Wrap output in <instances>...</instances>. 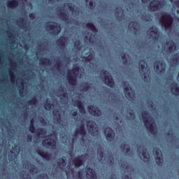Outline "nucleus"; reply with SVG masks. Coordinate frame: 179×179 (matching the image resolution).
<instances>
[{"label": "nucleus", "mask_w": 179, "mask_h": 179, "mask_svg": "<svg viewBox=\"0 0 179 179\" xmlns=\"http://www.w3.org/2000/svg\"><path fill=\"white\" fill-rule=\"evenodd\" d=\"M17 85L19 87V93L20 97H24L26 94H27V92H26V90L24 89V81L22 79H18L17 80Z\"/></svg>", "instance_id": "nucleus-21"}, {"label": "nucleus", "mask_w": 179, "mask_h": 179, "mask_svg": "<svg viewBox=\"0 0 179 179\" xmlns=\"http://www.w3.org/2000/svg\"><path fill=\"white\" fill-rule=\"evenodd\" d=\"M171 92L175 96H179V87L177 83L173 82L171 85Z\"/></svg>", "instance_id": "nucleus-30"}, {"label": "nucleus", "mask_w": 179, "mask_h": 179, "mask_svg": "<svg viewBox=\"0 0 179 179\" xmlns=\"http://www.w3.org/2000/svg\"><path fill=\"white\" fill-rule=\"evenodd\" d=\"M21 4L22 6H24V3H23V0H13L7 1L8 8H10V9H14V8H17L19 5Z\"/></svg>", "instance_id": "nucleus-23"}, {"label": "nucleus", "mask_w": 179, "mask_h": 179, "mask_svg": "<svg viewBox=\"0 0 179 179\" xmlns=\"http://www.w3.org/2000/svg\"><path fill=\"white\" fill-rule=\"evenodd\" d=\"M138 152L139 153V156L143 162H148L149 160H150V155H149V152L146 150V148L143 145H141L138 148Z\"/></svg>", "instance_id": "nucleus-18"}, {"label": "nucleus", "mask_w": 179, "mask_h": 179, "mask_svg": "<svg viewBox=\"0 0 179 179\" xmlns=\"http://www.w3.org/2000/svg\"><path fill=\"white\" fill-rule=\"evenodd\" d=\"M94 40H96V36L92 34H88L85 36V43H87V44L89 43V45H94L96 43Z\"/></svg>", "instance_id": "nucleus-26"}, {"label": "nucleus", "mask_w": 179, "mask_h": 179, "mask_svg": "<svg viewBox=\"0 0 179 179\" xmlns=\"http://www.w3.org/2000/svg\"><path fill=\"white\" fill-rule=\"evenodd\" d=\"M44 108L45 110H53V118L55 125L53 129L58 128H65L67 125L66 122L61 120V106L58 102H51L50 99H47L45 102Z\"/></svg>", "instance_id": "nucleus-2"}, {"label": "nucleus", "mask_w": 179, "mask_h": 179, "mask_svg": "<svg viewBox=\"0 0 179 179\" xmlns=\"http://www.w3.org/2000/svg\"><path fill=\"white\" fill-rule=\"evenodd\" d=\"M73 43H75L74 48L77 52L82 50V43H80V41H76V39L73 38Z\"/></svg>", "instance_id": "nucleus-32"}, {"label": "nucleus", "mask_w": 179, "mask_h": 179, "mask_svg": "<svg viewBox=\"0 0 179 179\" xmlns=\"http://www.w3.org/2000/svg\"><path fill=\"white\" fill-rule=\"evenodd\" d=\"M17 24L20 29H22L25 31H27V29H28L27 20L22 17H20L17 20Z\"/></svg>", "instance_id": "nucleus-24"}, {"label": "nucleus", "mask_w": 179, "mask_h": 179, "mask_svg": "<svg viewBox=\"0 0 179 179\" xmlns=\"http://www.w3.org/2000/svg\"><path fill=\"white\" fill-rule=\"evenodd\" d=\"M7 34H8V36L10 38V44H15L16 38L15 37V35L9 31H7Z\"/></svg>", "instance_id": "nucleus-36"}, {"label": "nucleus", "mask_w": 179, "mask_h": 179, "mask_svg": "<svg viewBox=\"0 0 179 179\" xmlns=\"http://www.w3.org/2000/svg\"><path fill=\"white\" fill-rule=\"evenodd\" d=\"M20 152V147H19V145H15L14 148H13L12 150H10L8 153V159L10 162L15 160V159H16V156L19 155Z\"/></svg>", "instance_id": "nucleus-20"}, {"label": "nucleus", "mask_w": 179, "mask_h": 179, "mask_svg": "<svg viewBox=\"0 0 179 179\" xmlns=\"http://www.w3.org/2000/svg\"><path fill=\"white\" fill-rule=\"evenodd\" d=\"M176 12H177V14L178 15L179 14V10H176Z\"/></svg>", "instance_id": "nucleus-58"}, {"label": "nucleus", "mask_w": 179, "mask_h": 179, "mask_svg": "<svg viewBox=\"0 0 179 179\" xmlns=\"http://www.w3.org/2000/svg\"><path fill=\"white\" fill-rule=\"evenodd\" d=\"M45 29L53 36H57L61 32V26L57 23L48 22L45 25Z\"/></svg>", "instance_id": "nucleus-10"}, {"label": "nucleus", "mask_w": 179, "mask_h": 179, "mask_svg": "<svg viewBox=\"0 0 179 179\" xmlns=\"http://www.w3.org/2000/svg\"><path fill=\"white\" fill-rule=\"evenodd\" d=\"M122 59L124 64H128L131 61V57L128 54H124L122 55Z\"/></svg>", "instance_id": "nucleus-39"}, {"label": "nucleus", "mask_w": 179, "mask_h": 179, "mask_svg": "<svg viewBox=\"0 0 179 179\" xmlns=\"http://www.w3.org/2000/svg\"><path fill=\"white\" fill-rule=\"evenodd\" d=\"M54 138H48L43 141V145L48 149H55L57 148V134H53Z\"/></svg>", "instance_id": "nucleus-16"}, {"label": "nucleus", "mask_w": 179, "mask_h": 179, "mask_svg": "<svg viewBox=\"0 0 179 179\" xmlns=\"http://www.w3.org/2000/svg\"><path fill=\"white\" fill-rule=\"evenodd\" d=\"M169 1H170V2H171V3H173V0H169Z\"/></svg>", "instance_id": "nucleus-59"}, {"label": "nucleus", "mask_w": 179, "mask_h": 179, "mask_svg": "<svg viewBox=\"0 0 179 179\" xmlns=\"http://www.w3.org/2000/svg\"><path fill=\"white\" fill-rule=\"evenodd\" d=\"M126 119L129 120V121L135 120V113H134V111L128 113L127 115L126 116Z\"/></svg>", "instance_id": "nucleus-41"}, {"label": "nucleus", "mask_w": 179, "mask_h": 179, "mask_svg": "<svg viewBox=\"0 0 179 179\" xmlns=\"http://www.w3.org/2000/svg\"><path fill=\"white\" fill-rule=\"evenodd\" d=\"M122 179H132V178H131V173L127 174V176H125Z\"/></svg>", "instance_id": "nucleus-52"}, {"label": "nucleus", "mask_w": 179, "mask_h": 179, "mask_svg": "<svg viewBox=\"0 0 179 179\" xmlns=\"http://www.w3.org/2000/svg\"><path fill=\"white\" fill-rule=\"evenodd\" d=\"M37 134L38 136H41V138H45L47 136V130L45 129H38L37 130Z\"/></svg>", "instance_id": "nucleus-33"}, {"label": "nucleus", "mask_w": 179, "mask_h": 179, "mask_svg": "<svg viewBox=\"0 0 179 179\" xmlns=\"http://www.w3.org/2000/svg\"><path fill=\"white\" fill-rule=\"evenodd\" d=\"M86 4L87 6L90 8V9H93L94 6H95L94 0H85Z\"/></svg>", "instance_id": "nucleus-43"}, {"label": "nucleus", "mask_w": 179, "mask_h": 179, "mask_svg": "<svg viewBox=\"0 0 179 179\" xmlns=\"http://www.w3.org/2000/svg\"><path fill=\"white\" fill-rule=\"evenodd\" d=\"M28 106H36L37 104V99L34 98L27 102Z\"/></svg>", "instance_id": "nucleus-45"}, {"label": "nucleus", "mask_w": 179, "mask_h": 179, "mask_svg": "<svg viewBox=\"0 0 179 179\" xmlns=\"http://www.w3.org/2000/svg\"><path fill=\"white\" fill-rule=\"evenodd\" d=\"M39 64L42 66H51V61L48 58H41L39 59Z\"/></svg>", "instance_id": "nucleus-29"}, {"label": "nucleus", "mask_w": 179, "mask_h": 179, "mask_svg": "<svg viewBox=\"0 0 179 179\" xmlns=\"http://www.w3.org/2000/svg\"><path fill=\"white\" fill-rule=\"evenodd\" d=\"M97 159L102 164H110V166L114 164V157L111 152H108L107 155H104V150L101 147L98 150Z\"/></svg>", "instance_id": "nucleus-7"}, {"label": "nucleus", "mask_w": 179, "mask_h": 179, "mask_svg": "<svg viewBox=\"0 0 179 179\" xmlns=\"http://www.w3.org/2000/svg\"><path fill=\"white\" fill-rule=\"evenodd\" d=\"M39 122H41V124H42V125H43V127H46L47 125V121L45 120V118H43L41 117H38Z\"/></svg>", "instance_id": "nucleus-47"}, {"label": "nucleus", "mask_w": 179, "mask_h": 179, "mask_svg": "<svg viewBox=\"0 0 179 179\" xmlns=\"http://www.w3.org/2000/svg\"><path fill=\"white\" fill-rule=\"evenodd\" d=\"M5 80H6V78H3V79L1 80L0 82H5Z\"/></svg>", "instance_id": "nucleus-55"}, {"label": "nucleus", "mask_w": 179, "mask_h": 179, "mask_svg": "<svg viewBox=\"0 0 179 179\" xmlns=\"http://www.w3.org/2000/svg\"><path fill=\"white\" fill-rule=\"evenodd\" d=\"M143 3H147V2H149L150 0H141Z\"/></svg>", "instance_id": "nucleus-54"}, {"label": "nucleus", "mask_w": 179, "mask_h": 179, "mask_svg": "<svg viewBox=\"0 0 179 179\" xmlns=\"http://www.w3.org/2000/svg\"><path fill=\"white\" fill-rule=\"evenodd\" d=\"M115 15H117V19H120V17L122 19V15H124V10H122V8H117L115 10Z\"/></svg>", "instance_id": "nucleus-37"}, {"label": "nucleus", "mask_w": 179, "mask_h": 179, "mask_svg": "<svg viewBox=\"0 0 179 179\" xmlns=\"http://www.w3.org/2000/svg\"><path fill=\"white\" fill-rule=\"evenodd\" d=\"M152 15L145 13L141 16V20L143 22H152Z\"/></svg>", "instance_id": "nucleus-35"}, {"label": "nucleus", "mask_w": 179, "mask_h": 179, "mask_svg": "<svg viewBox=\"0 0 179 179\" xmlns=\"http://www.w3.org/2000/svg\"><path fill=\"white\" fill-rule=\"evenodd\" d=\"M100 73V78L101 80L103 81V83L107 85V86H109V87H114L115 83H114V80H113L111 74L104 70L101 71Z\"/></svg>", "instance_id": "nucleus-11"}, {"label": "nucleus", "mask_w": 179, "mask_h": 179, "mask_svg": "<svg viewBox=\"0 0 179 179\" xmlns=\"http://www.w3.org/2000/svg\"><path fill=\"white\" fill-rule=\"evenodd\" d=\"M68 38L62 36L59 40H57V44L58 47H60L62 50H64L66 44H68Z\"/></svg>", "instance_id": "nucleus-27"}, {"label": "nucleus", "mask_w": 179, "mask_h": 179, "mask_svg": "<svg viewBox=\"0 0 179 179\" xmlns=\"http://www.w3.org/2000/svg\"><path fill=\"white\" fill-rule=\"evenodd\" d=\"M2 62V58L1 57H0V62Z\"/></svg>", "instance_id": "nucleus-60"}, {"label": "nucleus", "mask_w": 179, "mask_h": 179, "mask_svg": "<svg viewBox=\"0 0 179 179\" xmlns=\"http://www.w3.org/2000/svg\"><path fill=\"white\" fill-rule=\"evenodd\" d=\"M115 120L116 121L115 122V124H117V126H120V124H122V122H124V120H122V117H121V116H117Z\"/></svg>", "instance_id": "nucleus-46"}, {"label": "nucleus", "mask_w": 179, "mask_h": 179, "mask_svg": "<svg viewBox=\"0 0 179 179\" xmlns=\"http://www.w3.org/2000/svg\"><path fill=\"white\" fill-rule=\"evenodd\" d=\"M108 179H117V178L115 177V175H113Z\"/></svg>", "instance_id": "nucleus-53"}, {"label": "nucleus", "mask_w": 179, "mask_h": 179, "mask_svg": "<svg viewBox=\"0 0 179 179\" xmlns=\"http://www.w3.org/2000/svg\"><path fill=\"white\" fill-rule=\"evenodd\" d=\"M27 0H25V2H26Z\"/></svg>", "instance_id": "nucleus-63"}, {"label": "nucleus", "mask_w": 179, "mask_h": 179, "mask_svg": "<svg viewBox=\"0 0 179 179\" xmlns=\"http://www.w3.org/2000/svg\"><path fill=\"white\" fill-rule=\"evenodd\" d=\"M142 117L144 125L148 131L152 135H156L157 134V127H156L155 119L152 117V115L146 111H143L142 113Z\"/></svg>", "instance_id": "nucleus-5"}, {"label": "nucleus", "mask_w": 179, "mask_h": 179, "mask_svg": "<svg viewBox=\"0 0 179 179\" xmlns=\"http://www.w3.org/2000/svg\"><path fill=\"white\" fill-rule=\"evenodd\" d=\"M57 96L59 99L60 104L64 105V107L69 111H71V115L74 117V120L77 122H80V127L76 129L74 135L71 136L69 135L60 134L62 142L67 146L69 149V156L71 157V160L69 161L67 168L65 169L68 161L66 157H64L62 159L57 160V169L65 171L66 173H73L75 169L77 167H81L83 166V161L87 160L89 155L75 157L72 152H73V145L76 142H80L81 146H85V149H87L92 143V140L87 138L86 136V129H85V123L86 122V110L83 106V103L80 101H73L71 97L66 92L65 87H61L57 92ZM62 106V108H64Z\"/></svg>", "instance_id": "nucleus-1"}, {"label": "nucleus", "mask_w": 179, "mask_h": 179, "mask_svg": "<svg viewBox=\"0 0 179 179\" xmlns=\"http://www.w3.org/2000/svg\"><path fill=\"white\" fill-rule=\"evenodd\" d=\"M154 156L157 165L163 166V153L159 148H154Z\"/></svg>", "instance_id": "nucleus-19"}, {"label": "nucleus", "mask_w": 179, "mask_h": 179, "mask_svg": "<svg viewBox=\"0 0 179 179\" xmlns=\"http://www.w3.org/2000/svg\"><path fill=\"white\" fill-rule=\"evenodd\" d=\"M87 49H85L82 51V55H85L84 57H80V60L83 61V62H86V64H89L90 69H96L97 68V62L96 61V58H94V52H86Z\"/></svg>", "instance_id": "nucleus-6"}, {"label": "nucleus", "mask_w": 179, "mask_h": 179, "mask_svg": "<svg viewBox=\"0 0 179 179\" xmlns=\"http://www.w3.org/2000/svg\"><path fill=\"white\" fill-rule=\"evenodd\" d=\"M121 149L122 150L123 153H126L128 155V152H130L129 145L127 143H124L121 145Z\"/></svg>", "instance_id": "nucleus-34"}, {"label": "nucleus", "mask_w": 179, "mask_h": 179, "mask_svg": "<svg viewBox=\"0 0 179 179\" xmlns=\"http://www.w3.org/2000/svg\"><path fill=\"white\" fill-rule=\"evenodd\" d=\"M11 68L14 70L16 71L17 68V64L14 63L11 65Z\"/></svg>", "instance_id": "nucleus-50"}, {"label": "nucleus", "mask_w": 179, "mask_h": 179, "mask_svg": "<svg viewBox=\"0 0 179 179\" xmlns=\"http://www.w3.org/2000/svg\"><path fill=\"white\" fill-rule=\"evenodd\" d=\"M87 29H90V30H92V31H94L95 33H96V31H97V29L96 28L94 24H93L92 23L87 24Z\"/></svg>", "instance_id": "nucleus-42"}, {"label": "nucleus", "mask_w": 179, "mask_h": 179, "mask_svg": "<svg viewBox=\"0 0 179 179\" xmlns=\"http://www.w3.org/2000/svg\"><path fill=\"white\" fill-rule=\"evenodd\" d=\"M123 88L127 100L134 101L135 100V91L131 87L128 82L123 83Z\"/></svg>", "instance_id": "nucleus-12"}, {"label": "nucleus", "mask_w": 179, "mask_h": 179, "mask_svg": "<svg viewBox=\"0 0 179 179\" xmlns=\"http://www.w3.org/2000/svg\"><path fill=\"white\" fill-rule=\"evenodd\" d=\"M105 135L106 136L107 141H110V142H113V141H114L115 134L111 128L108 127L105 129Z\"/></svg>", "instance_id": "nucleus-25"}, {"label": "nucleus", "mask_w": 179, "mask_h": 179, "mask_svg": "<svg viewBox=\"0 0 179 179\" xmlns=\"http://www.w3.org/2000/svg\"><path fill=\"white\" fill-rule=\"evenodd\" d=\"M57 10L58 15H59L62 20H69V13H71L72 16L76 17L79 15L80 11L75 10V7L72 6V3H66L63 7L59 8Z\"/></svg>", "instance_id": "nucleus-3"}, {"label": "nucleus", "mask_w": 179, "mask_h": 179, "mask_svg": "<svg viewBox=\"0 0 179 179\" xmlns=\"http://www.w3.org/2000/svg\"><path fill=\"white\" fill-rule=\"evenodd\" d=\"M38 155L41 156L43 159H45V160H51V154H49L48 152H44L43 151H38Z\"/></svg>", "instance_id": "nucleus-31"}, {"label": "nucleus", "mask_w": 179, "mask_h": 179, "mask_svg": "<svg viewBox=\"0 0 179 179\" xmlns=\"http://www.w3.org/2000/svg\"><path fill=\"white\" fill-rule=\"evenodd\" d=\"M87 110L91 115H94L95 117H100L101 115V110L95 106H88Z\"/></svg>", "instance_id": "nucleus-22"}, {"label": "nucleus", "mask_w": 179, "mask_h": 179, "mask_svg": "<svg viewBox=\"0 0 179 179\" xmlns=\"http://www.w3.org/2000/svg\"><path fill=\"white\" fill-rule=\"evenodd\" d=\"M147 37L150 38V40H152V41L156 43L157 40H159V37H160L159 29H157L156 27L150 28L147 31Z\"/></svg>", "instance_id": "nucleus-14"}, {"label": "nucleus", "mask_w": 179, "mask_h": 179, "mask_svg": "<svg viewBox=\"0 0 179 179\" xmlns=\"http://www.w3.org/2000/svg\"><path fill=\"white\" fill-rule=\"evenodd\" d=\"M23 167L25 168V171L21 173V179H31L30 174L34 175L39 173L38 169L29 162L24 163Z\"/></svg>", "instance_id": "nucleus-8"}, {"label": "nucleus", "mask_w": 179, "mask_h": 179, "mask_svg": "<svg viewBox=\"0 0 179 179\" xmlns=\"http://www.w3.org/2000/svg\"><path fill=\"white\" fill-rule=\"evenodd\" d=\"M154 68L157 73L162 75V73L166 72V63L163 61V59H160L155 63Z\"/></svg>", "instance_id": "nucleus-17"}, {"label": "nucleus", "mask_w": 179, "mask_h": 179, "mask_svg": "<svg viewBox=\"0 0 179 179\" xmlns=\"http://www.w3.org/2000/svg\"><path fill=\"white\" fill-rule=\"evenodd\" d=\"M83 86V88L81 89V90H84V92H89V90H90V87H92V86L87 83H84Z\"/></svg>", "instance_id": "nucleus-44"}, {"label": "nucleus", "mask_w": 179, "mask_h": 179, "mask_svg": "<svg viewBox=\"0 0 179 179\" xmlns=\"http://www.w3.org/2000/svg\"><path fill=\"white\" fill-rule=\"evenodd\" d=\"M158 48H160V45H158Z\"/></svg>", "instance_id": "nucleus-62"}, {"label": "nucleus", "mask_w": 179, "mask_h": 179, "mask_svg": "<svg viewBox=\"0 0 179 179\" xmlns=\"http://www.w3.org/2000/svg\"><path fill=\"white\" fill-rule=\"evenodd\" d=\"M166 1L164 0H153L150 4V10L152 12H156V10H160L162 8L166 6Z\"/></svg>", "instance_id": "nucleus-13"}, {"label": "nucleus", "mask_w": 179, "mask_h": 179, "mask_svg": "<svg viewBox=\"0 0 179 179\" xmlns=\"http://www.w3.org/2000/svg\"><path fill=\"white\" fill-rule=\"evenodd\" d=\"M57 2L59 1V0H56ZM49 2H52V0H49Z\"/></svg>", "instance_id": "nucleus-56"}, {"label": "nucleus", "mask_w": 179, "mask_h": 179, "mask_svg": "<svg viewBox=\"0 0 179 179\" xmlns=\"http://www.w3.org/2000/svg\"><path fill=\"white\" fill-rule=\"evenodd\" d=\"M29 131L32 134L36 133V127H34V118H32L30 122Z\"/></svg>", "instance_id": "nucleus-40"}, {"label": "nucleus", "mask_w": 179, "mask_h": 179, "mask_svg": "<svg viewBox=\"0 0 179 179\" xmlns=\"http://www.w3.org/2000/svg\"><path fill=\"white\" fill-rule=\"evenodd\" d=\"M85 76V69L83 67L76 66L72 70H69L67 73V80L71 86H76V78H82Z\"/></svg>", "instance_id": "nucleus-4"}, {"label": "nucleus", "mask_w": 179, "mask_h": 179, "mask_svg": "<svg viewBox=\"0 0 179 179\" xmlns=\"http://www.w3.org/2000/svg\"><path fill=\"white\" fill-rule=\"evenodd\" d=\"M179 9V1L178 0L177 1H176L173 4V9L174 10H176V9Z\"/></svg>", "instance_id": "nucleus-49"}, {"label": "nucleus", "mask_w": 179, "mask_h": 179, "mask_svg": "<svg viewBox=\"0 0 179 179\" xmlns=\"http://www.w3.org/2000/svg\"><path fill=\"white\" fill-rule=\"evenodd\" d=\"M139 69L140 73L142 75L144 82L149 83L150 82V70L148 67V64L144 60H141L139 62Z\"/></svg>", "instance_id": "nucleus-9"}, {"label": "nucleus", "mask_w": 179, "mask_h": 179, "mask_svg": "<svg viewBox=\"0 0 179 179\" xmlns=\"http://www.w3.org/2000/svg\"><path fill=\"white\" fill-rule=\"evenodd\" d=\"M9 76L10 78V83L13 85L15 82H16V76H15V73L12 71V69H9Z\"/></svg>", "instance_id": "nucleus-38"}, {"label": "nucleus", "mask_w": 179, "mask_h": 179, "mask_svg": "<svg viewBox=\"0 0 179 179\" xmlns=\"http://www.w3.org/2000/svg\"><path fill=\"white\" fill-rule=\"evenodd\" d=\"M31 139H32L31 134H29V135L27 136V142H31Z\"/></svg>", "instance_id": "nucleus-51"}, {"label": "nucleus", "mask_w": 179, "mask_h": 179, "mask_svg": "<svg viewBox=\"0 0 179 179\" xmlns=\"http://www.w3.org/2000/svg\"><path fill=\"white\" fill-rule=\"evenodd\" d=\"M62 113H63V114H65V111H63Z\"/></svg>", "instance_id": "nucleus-61"}, {"label": "nucleus", "mask_w": 179, "mask_h": 179, "mask_svg": "<svg viewBox=\"0 0 179 179\" xmlns=\"http://www.w3.org/2000/svg\"><path fill=\"white\" fill-rule=\"evenodd\" d=\"M36 179H48V176L47 174H42L37 176Z\"/></svg>", "instance_id": "nucleus-48"}, {"label": "nucleus", "mask_w": 179, "mask_h": 179, "mask_svg": "<svg viewBox=\"0 0 179 179\" xmlns=\"http://www.w3.org/2000/svg\"><path fill=\"white\" fill-rule=\"evenodd\" d=\"M87 128L89 134L92 135V136H97L99 135V126H97L96 122L93 121H87Z\"/></svg>", "instance_id": "nucleus-15"}, {"label": "nucleus", "mask_w": 179, "mask_h": 179, "mask_svg": "<svg viewBox=\"0 0 179 179\" xmlns=\"http://www.w3.org/2000/svg\"><path fill=\"white\" fill-rule=\"evenodd\" d=\"M61 68L59 67V65L58 66V71H60Z\"/></svg>", "instance_id": "nucleus-57"}, {"label": "nucleus", "mask_w": 179, "mask_h": 179, "mask_svg": "<svg viewBox=\"0 0 179 179\" xmlns=\"http://www.w3.org/2000/svg\"><path fill=\"white\" fill-rule=\"evenodd\" d=\"M141 29V25L137 22H131L129 24V29L134 30V31H139Z\"/></svg>", "instance_id": "nucleus-28"}]
</instances>
